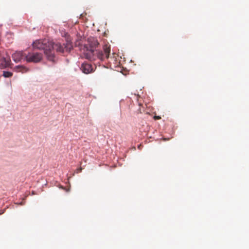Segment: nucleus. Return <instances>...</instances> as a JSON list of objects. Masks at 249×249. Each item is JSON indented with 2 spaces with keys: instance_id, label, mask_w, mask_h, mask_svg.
<instances>
[{
  "instance_id": "9",
  "label": "nucleus",
  "mask_w": 249,
  "mask_h": 249,
  "mask_svg": "<svg viewBox=\"0 0 249 249\" xmlns=\"http://www.w3.org/2000/svg\"><path fill=\"white\" fill-rule=\"evenodd\" d=\"M13 73L10 71H3V76L4 77H10L12 76Z\"/></svg>"
},
{
  "instance_id": "11",
  "label": "nucleus",
  "mask_w": 249,
  "mask_h": 249,
  "mask_svg": "<svg viewBox=\"0 0 249 249\" xmlns=\"http://www.w3.org/2000/svg\"><path fill=\"white\" fill-rule=\"evenodd\" d=\"M77 170H78L77 172H80L82 171V168H80L78 169Z\"/></svg>"
},
{
  "instance_id": "2",
  "label": "nucleus",
  "mask_w": 249,
  "mask_h": 249,
  "mask_svg": "<svg viewBox=\"0 0 249 249\" xmlns=\"http://www.w3.org/2000/svg\"><path fill=\"white\" fill-rule=\"evenodd\" d=\"M103 51L89 50L88 47L85 46L83 49V56L86 59L90 61H94L96 59H99L101 61L104 60L106 58H108L110 52V45L106 44L103 46Z\"/></svg>"
},
{
  "instance_id": "10",
  "label": "nucleus",
  "mask_w": 249,
  "mask_h": 249,
  "mask_svg": "<svg viewBox=\"0 0 249 249\" xmlns=\"http://www.w3.org/2000/svg\"><path fill=\"white\" fill-rule=\"evenodd\" d=\"M153 118H154V120H159V119H161V117H160V116H156V115H155V116H154L153 117Z\"/></svg>"
},
{
  "instance_id": "7",
  "label": "nucleus",
  "mask_w": 249,
  "mask_h": 249,
  "mask_svg": "<svg viewBox=\"0 0 249 249\" xmlns=\"http://www.w3.org/2000/svg\"><path fill=\"white\" fill-rule=\"evenodd\" d=\"M88 42L90 47L89 50H93V48L97 47L99 44L97 39L96 38L93 37L89 38ZM88 49L89 50L88 48Z\"/></svg>"
},
{
  "instance_id": "1",
  "label": "nucleus",
  "mask_w": 249,
  "mask_h": 249,
  "mask_svg": "<svg viewBox=\"0 0 249 249\" xmlns=\"http://www.w3.org/2000/svg\"><path fill=\"white\" fill-rule=\"evenodd\" d=\"M33 47L34 49L44 50L47 59L51 61H54V50L57 52L64 53H70L73 48L72 45L70 41L61 45L59 43L54 44L47 39L35 41L33 43Z\"/></svg>"
},
{
  "instance_id": "3",
  "label": "nucleus",
  "mask_w": 249,
  "mask_h": 249,
  "mask_svg": "<svg viewBox=\"0 0 249 249\" xmlns=\"http://www.w3.org/2000/svg\"><path fill=\"white\" fill-rule=\"evenodd\" d=\"M25 58L28 62L37 63L42 59V54L40 53L31 52L25 55Z\"/></svg>"
},
{
  "instance_id": "6",
  "label": "nucleus",
  "mask_w": 249,
  "mask_h": 249,
  "mask_svg": "<svg viewBox=\"0 0 249 249\" xmlns=\"http://www.w3.org/2000/svg\"><path fill=\"white\" fill-rule=\"evenodd\" d=\"M80 69L83 72L86 74L90 73L93 70V68L91 64L85 63H84L82 64Z\"/></svg>"
},
{
  "instance_id": "8",
  "label": "nucleus",
  "mask_w": 249,
  "mask_h": 249,
  "mask_svg": "<svg viewBox=\"0 0 249 249\" xmlns=\"http://www.w3.org/2000/svg\"><path fill=\"white\" fill-rule=\"evenodd\" d=\"M14 70L17 72H21L22 73L26 72L28 71V69L23 66H17L15 67Z\"/></svg>"
},
{
  "instance_id": "4",
  "label": "nucleus",
  "mask_w": 249,
  "mask_h": 249,
  "mask_svg": "<svg viewBox=\"0 0 249 249\" xmlns=\"http://www.w3.org/2000/svg\"><path fill=\"white\" fill-rule=\"evenodd\" d=\"M10 58L7 54L2 55L0 53V68L1 69L11 67Z\"/></svg>"
},
{
  "instance_id": "5",
  "label": "nucleus",
  "mask_w": 249,
  "mask_h": 249,
  "mask_svg": "<svg viewBox=\"0 0 249 249\" xmlns=\"http://www.w3.org/2000/svg\"><path fill=\"white\" fill-rule=\"evenodd\" d=\"M25 54L24 55L23 52H16L12 54L13 60L15 62L20 61L23 58H25Z\"/></svg>"
}]
</instances>
